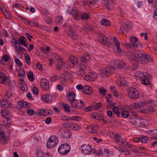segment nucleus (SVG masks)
Returning a JSON list of instances; mask_svg holds the SVG:
<instances>
[{"label": "nucleus", "instance_id": "46", "mask_svg": "<svg viewBox=\"0 0 157 157\" xmlns=\"http://www.w3.org/2000/svg\"><path fill=\"white\" fill-rule=\"evenodd\" d=\"M67 79V76L64 74H63L60 76V80L62 83L63 84L65 83Z\"/></svg>", "mask_w": 157, "mask_h": 157}, {"label": "nucleus", "instance_id": "15", "mask_svg": "<svg viewBox=\"0 0 157 157\" xmlns=\"http://www.w3.org/2000/svg\"><path fill=\"white\" fill-rule=\"evenodd\" d=\"M8 141L9 137L6 136L3 131H0V142L5 144H7Z\"/></svg>", "mask_w": 157, "mask_h": 157}, {"label": "nucleus", "instance_id": "11", "mask_svg": "<svg viewBox=\"0 0 157 157\" xmlns=\"http://www.w3.org/2000/svg\"><path fill=\"white\" fill-rule=\"evenodd\" d=\"M98 75L94 72L89 73L85 75L84 78L85 80L88 81H93L97 78Z\"/></svg>", "mask_w": 157, "mask_h": 157}, {"label": "nucleus", "instance_id": "30", "mask_svg": "<svg viewBox=\"0 0 157 157\" xmlns=\"http://www.w3.org/2000/svg\"><path fill=\"white\" fill-rule=\"evenodd\" d=\"M15 47L16 52L19 53H23L25 51H26V49L23 47H21L20 44L18 45H15Z\"/></svg>", "mask_w": 157, "mask_h": 157}, {"label": "nucleus", "instance_id": "13", "mask_svg": "<svg viewBox=\"0 0 157 157\" xmlns=\"http://www.w3.org/2000/svg\"><path fill=\"white\" fill-rule=\"evenodd\" d=\"M57 68L59 69L60 70L63 67L67 68L68 66L67 65V63H65L64 62L63 59L62 58H60L59 59H57Z\"/></svg>", "mask_w": 157, "mask_h": 157}, {"label": "nucleus", "instance_id": "62", "mask_svg": "<svg viewBox=\"0 0 157 157\" xmlns=\"http://www.w3.org/2000/svg\"><path fill=\"white\" fill-rule=\"evenodd\" d=\"M107 116L109 117L112 118H113L115 116V114L111 111L109 110L107 112Z\"/></svg>", "mask_w": 157, "mask_h": 157}, {"label": "nucleus", "instance_id": "39", "mask_svg": "<svg viewBox=\"0 0 157 157\" xmlns=\"http://www.w3.org/2000/svg\"><path fill=\"white\" fill-rule=\"evenodd\" d=\"M134 76L136 77L140 78V80H141L142 78H144L146 75H145L143 72L141 73L139 72H136Z\"/></svg>", "mask_w": 157, "mask_h": 157}, {"label": "nucleus", "instance_id": "31", "mask_svg": "<svg viewBox=\"0 0 157 157\" xmlns=\"http://www.w3.org/2000/svg\"><path fill=\"white\" fill-rule=\"evenodd\" d=\"M26 39L25 37L21 36L19 40V43L20 44H22L25 47H26L28 46V44L26 43Z\"/></svg>", "mask_w": 157, "mask_h": 157}, {"label": "nucleus", "instance_id": "10", "mask_svg": "<svg viewBox=\"0 0 157 157\" xmlns=\"http://www.w3.org/2000/svg\"><path fill=\"white\" fill-rule=\"evenodd\" d=\"M49 81L46 78L41 79L40 81V85L42 89L44 91H47L49 89Z\"/></svg>", "mask_w": 157, "mask_h": 157}, {"label": "nucleus", "instance_id": "33", "mask_svg": "<svg viewBox=\"0 0 157 157\" xmlns=\"http://www.w3.org/2000/svg\"><path fill=\"white\" fill-rule=\"evenodd\" d=\"M70 103L72 107L78 108V105L79 104V101L75 99L73 101H71Z\"/></svg>", "mask_w": 157, "mask_h": 157}, {"label": "nucleus", "instance_id": "24", "mask_svg": "<svg viewBox=\"0 0 157 157\" xmlns=\"http://www.w3.org/2000/svg\"><path fill=\"white\" fill-rule=\"evenodd\" d=\"M82 92L84 94L88 95H90L92 93V88L90 86H85L82 89Z\"/></svg>", "mask_w": 157, "mask_h": 157}, {"label": "nucleus", "instance_id": "32", "mask_svg": "<svg viewBox=\"0 0 157 157\" xmlns=\"http://www.w3.org/2000/svg\"><path fill=\"white\" fill-rule=\"evenodd\" d=\"M149 76H150V75L148 74L147 76L146 75L144 77V78H142V79L141 80V83L145 85H149L150 82L148 78V77Z\"/></svg>", "mask_w": 157, "mask_h": 157}, {"label": "nucleus", "instance_id": "4", "mask_svg": "<svg viewBox=\"0 0 157 157\" xmlns=\"http://www.w3.org/2000/svg\"><path fill=\"white\" fill-rule=\"evenodd\" d=\"M114 70L115 69L113 67H106L100 71V75L102 77L106 78L113 74Z\"/></svg>", "mask_w": 157, "mask_h": 157}, {"label": "nucleus", "instance_id": "36", "mask_svg": "<svg viewBox=\"0 0 157 157\" xmlns=\"http://www.w3.org/2000/svg\"><path fill=\"white\" fill-rule=\"evenodd\" d=\"M154 111V109L152 108L148 107H147L141 110L142 112L144 113H147L149 112H152Z\"/></svg>", "mask_w": 157, "mask_h": 157}, {"label": "nucleus", "instance_id": "57", "mask_svg": "<svg viewBox=\"0 0 157 157\" xmlns=\"http://www.w3.org/2000/svg\"><path fill=\"white\" fill-rule=\"evenodd\" d=\"M61 134L62 137L63 138H67V137L69 136L68 131H65L63 130V131L62 132Z\"/></svg>", "mask_w": 157, "mask_h": 157}, {"label": "nucleus", "instance_id": "5", "mask_svg": "<svg viewBox=\"0 0 157 157\" xmlns=\"http://www.w3.org/2000/svg\"><path fill=\"white\" fill-rule=\"evenodd\" d=\"M58 141V138L55 135L51 136L47 141V147L49 148H52L56 146Z\"/></svg>", "mask_w": 157, "mask_h": 157}, {"label": "nucleus", "instance_id": "28", "mask_svg": "<svg viewBox=\"0 0 157 157\" xmlns=\"http://www.w3.org/2000/svg\"><path fill=\"white\" fill-rule=\"evenodd\" d=\"M89 131L91 133H95L98 130V126L94 124L88 127Z\"/></svg>", "mask_w": 157, "mask_h": 157}, {"label": "nucleus", "instance_id": "48", "mask_svg": "<svg viewBox=\"0 0 157 157\" xmlns=\"http://www.w3.org/2000/svg\"><path fill=\"white\" fill-rule=\"evenodd\" d=\"M27 76L29 80L31 81H33L34 80L35 78L33 76V74L32 72H29Z\"/></svg>", "mask_w": 157, "mask_h": 157}, {"label": "nucleus", "instance_id": "8", "mask_svg": "<svg viewBox=\"0 0 157 157\" xmlns=\"http://www.w3.org/2000/svg\"><path fill=\"white\" fill-rule=\"evenodd\" d=\"M100 37L99 39V41L103 45L107 47H109L110 45V43L109 39L105 37L103 34H99Z\"/></svg>", "mask_w": 157, "mask_h": 157}, {"label": "nucleus", "instance_id": "42", "mask_svg": "<svg viewBox=\"0 0 157 157\" xmlns=\"http://www.w3.org/2000/svg\"><path fill=\"white\" fill-rule=\"evenodd\" d=\"M135 107L136 108H142L145 105V103L143 102H138L134 104Z\"/></svg>", "mask_w": 157, "mask_h": 157}, {"label": "nucleus", "instance_id": "20", "mask_svg": "<svg viewBox=\"0 0 157 157\" xmlns=\"http://www.w3.org/2000/svg\"><path fill=\"white\" fill-rule=\"evenodd\" d=\"M114 64V67L119 68H123L125 66V63L122 61H116Z\"/></svg>", "mask_w": 157, "mask_h": 157}, {"label": "nucleus", "instance_id": "19", "mask_svg": "<svg viewBox=\"0 0 157 157\" xmlns=\"http://www.w3.org/2000/svg\"><path fill=\"white\" fill-rule=\"evenodd\" d=\"M137 117L136 114H132V115H130L129 118V122L133 125H137L138 124L137 121L138 120L136 118Z\"/></svg>", "mask_w": 157, "mask_h": 157}, {"label": "nucleus", "instance_id": "58", "mask_svg": "<svg viewBox=\"0 0 157 157\" xmlns=\"http://www.w3.org/2000/svg\"><path fill=\"white\" fill-rule=\"evenodd\" d=\"M44 115H50L52 113V111L51 110L46 109H44Z\"/></svg>", "mask_w": 157, "mask_h": 157}, {"label": "nucleus", "instance_id": "3", "mask_svg": "<svg viewBox=\"0 0 157 157\" xmlns=\"http://www.w3.org/2000/svg\"><path fill=\"white\" fill-rule=\"evenodd\" d=\"M90 59L89 54H84L80 58V61L79 64V67L82 70L86 69V68L87 62Z\"/></svg>", "mask_w": 157, "mask_h": 157}, {"label": "nucleus", "instance_id": "26", "mask_svg": "<svg viewBox=\"0 0 157 157\" xmlns=\"http://www.w3.org/2000/svg\"><path fill=\"white\" fill-rule=\"evenodd\" d=\"M78 19L81 18L82 20H86L89 18V15L85 13H82L81 12L78 14Z\"/></svg>", "mask_w": 157, "mask_h": 157}, {"label": "nucleus", "instance_id": "16", "mask_svg": "<svg viewBox=\"0 0 157 157\" xmlns=\"http://www.w3.org/2000/svg\"><path fill=\"white\" fill-rule=\"evenodd\" d=\"M69 13L74 16V18L75 20H78V14L80 13L81 12L78 10L77 9L74 8L69 10Z\"/></svg>", "mask_w": 157, "mask_h": 157}, {"label": "nucleus", "instance_id": "60", "mask_svg": "<svg viewBox=\"0 0 157 157\" xmlns=\"http://www.w3.org/2000/svg\"><path fill=\"white\" fill-rule=\"evenodd\" d=\"M141 142L143 143H146L148 141V139L146 136H144L141 138Z\"/></svg>", "mask_w": 157, "mask_h": 157}, {"label": "nucleus", "instance_id": "29", "mask_svg": "<svg viewBox=\"0 0 157 157\" xmlns=\"http://www.w3.org/2000/svg\"><path fill=\"white\" fill-rule=\"evenodd\" d=\"M75 94L73 92H69L68 93L67 98L70 102L71 101H73L75 99Z\"/></svg>", "mask_w": 157, "mask_h": 157}, {"label": "nucleus", "instance_id": "52", "mask_svg": "<svg viewBox=\"0 0 157 157\" xmlns=\"http://www.w3.org/2000/svg\"><path fill=\"white\" fill-rule=\"evenodd\" d=\"M99 91L101 95L104 96L106 94V90L103 87H101L99 89Z\"/></svg>", "mask_w": 157, "mask_h": 157}, {"label": "nucleus", "instance_id": "54", "mask_svg": "<svg viewBox=\"0 0 157 157\" xmlns=\"http://www.w3.org/2000/svg\"><path fill=\"white\" fill-rule=\"evenodd\" d=\"M67 126L66 127H71L73 128H75L76 127V126L77 125V124L74 123L72 122H69L67 124Z\"/></svg>", "mask_w": 157, "mask_h": 157}, {"label": "nucleus", "instance_id": "64", "mask_svg": "<svg viewBox=\"0 0 157 157\" xmlns=\"http://www.w3.org/2000/svg\"><path fill=\"white\" fill-rule=\"evenodd\" d=\"M14 60L16 64H17L19 66L21 67L22 66V63L19 59L17 58H16Z\"/></svg>", "mask_w": 157, "mask_h": 157}, {"label": "nucleus", "instance_id": "43", "mask_svg": "<svg viewBox=\"0 0 157 157\" xmlns=\"http://www.w3.org/2000/svg\"><path fill=\"white\" fill-rule=\"evenodd\" d=\"M2 106L3 107L6 108H8L11 107V104L7 102L6 100L2 101Z\"/></svg>", "mask_w": 157, "mask_h": 157}, {"label": "nucleus", "instance_id": "1", "mask_svg": "<svg viewBox=\"0 0 157 157\" xmlns=\"http://www.w3.org/2000/svg\"><path fill=\"white\" fill-rule=\"evenodd\" d=\"M136 54L138 60L141 63H146L152 61V57L150 55L146 54L140 51H136Z\"/></svg>", "mask_w": 157, "mask_h": 157}, {"label": "nucleus", "instance_id": "14", "mask_svg": "<svg viewBox=\"0 0 157 157\" xmlns=\"http://www.w3.org/2000/svg\"><path fill=\"white\" fill-rule=\"evenodd\" d=\"M67 34L73 40H76L78 38V36L76 33L71 27H69L68 31L67 32Z\"/></svg>", "mask_w": 157, "mask_h": 157}, {"label": "nucleus", "instance_id": "50", "mask_svg": "<svg viewBox=\"0 0 157 157\" xmlns=\"http://www.w3.org/2000/svg\"><path fill=\"white\" fill-rule=\"evenodd\" d=\"M25 75V72L24 70L21 67H20L18 72V76L20 77L24 76Z\"/></svg>", "mask_w": 157, "mask_h": 157}, {"label": "nucleus", "instance_id": "55", "mask_svg": "<svg viewBox=\"0 0 157 157\" xmlns=\"http://www.w3.org/2000/svg\"><path fill=\"white\" fill-rule=\"evenodd\" d=\"M121 86H125L126 84V82L124 80V78L123 77H120L119 79Z\"/></svg>", "mask_w": 157, "mask_h": 157}, {"label": "nucleus", "instance_id": "25", "mask_svg": "<svg viewBox=\"0 0 157 157\" xmlns=\"http://www.w3.org/2000/svg\"><path fill=\"white\" fill-rule=\"evenodd\" d=\"M17 104L18 107L20 109L26 106L28 107L30 106V104L28 102L24 101H19L17 102Z\"/></svg>", "mask_w": 157, "mask_h": 157}, {"label": "nucleus", "instance_id": "40", "mask_svg": "<svg viewBox=\"0 0 157 157\" xmlns=\"http://www.w3.org/2000/svg\"><path fill=\"white\" fill-rule=\"evenodd\" d=\"M41 98L42 101L44 102H48L51 101V99H49V96L48 94L42 95L41 97Z\"/></svg>", "mask_w": 157, "mask_h": 157}, {"label": "nucleus", "instance_id": "35", "mask_svg": "<svg viewBox=\"0 0 157 157\" xmlns=\"http://www.w3.org/2000/svg\"><path fill=\"white\" fill-rule=\"evenodd\" d=\"M103 3H104V4L105 6L109 10L112 9L113 6V2L110 1Z\"/></svg>", "mask_w": 157, "mask_h": 157}, {"label": "nucleus", "instance_id": "7", "mask_svg": "<svg viewBox=\"0 0 157 157\" xmlns=\"http://www.w3.org/2000/svg\"><path fill=\"white\" fill-rule=\"evenodd\" d=\"M128 94L129 98L132 99L138 98L139 94L137 90L135 88L130 87L128 90Z\"/></svg>", "mask_w": 157, "mask_h": 157}, {"label": "nucleus", "instance_id": "61", "mask_svg": "<svg viewBox=\"0 0 157 157\" xmlns=\"http://www.w3.org/2000/svg\"><path fill=\"white\" fill-rule=\"evenodd\" d=\"M20 87L21 89L23 91H25L27 90V86L25 84H21Z\"/></svg>", "mask_w": 157, "mask_h": 157}, {"label": "nucleus", "instance_id": "22", "mask_svg": "<svg viewBox=\"0 0 157 157\" xmlns=\"http://www.w3.org/2000/svg\"><path fill=\"white\" fill-rule=\"evenodd\" d=\"M125 45L126 46L130 48H136L140 46L141 47H143L142 44L140 42H139L135 44H132L127 43H125Z\"/></svg>", "mask_w": 157, "mask_h": 157}, {"label": "nucleus", "instance_id": "44", "mask_svg": "<svg viewBox=\"0 0 157 157\" xmlns=\"http://www.w3.org/2000/svg\"><path fill=\"white\" fill-rule=\"evenodd\" d=\"M122 139L123 138H121V136L118 134H116L115 135L114 140L116 142H117L119 144Z\"/></svg>", "mask_w": 157, "mask_h": 157}, {"label": "nucleus", "instance_id": "18", "mask_svg": "<svg viewBox=\"0 0 157 157\" xmlns=\"http://www.w3.org/2000/svg\"><path fill=\"white\" fill-rule=\"evenodd\" d=\"M119 144L122 146L127 149L132 147L133 146V145L129 144V143L126 140L123 138Z\"/></svg>", "mask_w": 157, "mask_h": 157}, {"label": "nucleus", "instance_id": "23", "mask_svg": "<svg viewBox=\"0 0 157 157\" xmlns=\"http://www.w3.org/2000/svg\"><path fill=\"white\" fill-rule=\"evenodd\" d=\"M9 80L7 76L5 75L3 73L0 72V83H3L5 81L8 82Z\"/></svg>", "mask_w": 157, "mask_h": 157}, {"label": "nucleus", "instance_id": "21", "mask_svg": "<svg viewBox=\"0 0 157 157\" xmlns=\"http://www.w3.org/2000/svg\"><path fill=\"white\" fill-rule=\"evenodd\" d=\"M2 116L6 119H10L11 116V114L7 110L4 109L1 112Z\"/></svg>", "mask_w": 157, "mask_h": 157}, {"label": "nucleus", "instance_id": "27", "mask_svg": "<svg viewBox=\"0 0 157 157\" xmlns=\"http://www.w3.org/2000/svg\"><path fill=\"white\" fill-rule=\"evenodd\" d=\"M114 43L115 44L118 52L120 53L121 52V50L120 48V44L118 40L115 37L113 38Z\"/></svg>", "mask_w": 157, "mask_h": 157}, {"label": "nucleus", "instance_id": "59", "mask_svg": "<svg viewBox=\"0 0 157 157\" xmlns=\"http://www.w3.org/2000/svg\"><path fill=\"white\" fill-rule=\"evenodd\" d=\"M71 117L66 116H63L61 117L62 119L64 121H69L71 120Z\"/></svg>", "mask_w": 157, "mask_h": 157}, {"label": "nucleus", "instance_id": "47", "mask_svg": "<svg viewBox=\"0 0 157 157\" xmlns=\"http://www.w3.org/2000/svg\"><path fill=\"white\" fill-rule=\"evenodd\" d=\"M63 18L62 16H58L56 18V22L57 24H59L62 23Z\"/></svg>", "mask_w": 157, "mask_h": 157}, {"label": "nucleus", "instance_id": "34", "mask_svg": "<svg viewBox=\"0 0 157 157\" xmlns=\"http://www.w3.org/2000/svg\"><path fill=\"white\" fill-rule=\"evenodd\" d=\"M38 157H52V155L49 152H47L46 154L41 152L38 153Z\"/></svg>", "mask_w": 157, "mask_h": 157}, {"label": "nucleus", "instance_id": "17", "mask_svg": "<svg viewBox=\"0 0 157 157\" xmlns=\"http://www.w3.org/2000/svg\"><path fill=\"white\" fill-rule=\"evenodd\" d=\"M132 27L130 23L128 22L125 23L121 28L120 29L123 32H127L128 31L129 29Z\"/></svg>", "mask_w": 157, "mask_h": 157}, {"label": "nucleus", "instance_id": "56", "mask_svg": "<svg viewBox=\"0 0 157 157\" xmlns=\"http://www.w3.org/2000/svg\"><path fill=\"white\" fill-rule=\"evenodd\" d=\"M130 40L131 42L134 44L138 41V39L134 36H131L130 38Z\"/></svg>", "mask_w": 157, "mask_h": 157}, {"label": "nucleus", "instance_id": "45", "mask_svg": "<svg viewBox=\"0 0 157 157\" xmlns=\"http://www.w3.org/2000/svg\"><path fill=\"white\" fill-rule=\"evenodd\" d=\"M8 86L9 87L10 90L11 92L14 91L15 87V84L14 82L12 83L11 82H9L8 83Z\"/></svg>", "mask_w": 157, "mask_h": 157}, {"label": "nucleus", "instance_id": "9", "mask_svg": "<svg viewBox=\"0 0 157 157\" xmlns=\"http://www.w3.org/2000/svg\"><path fill=\"white\" fill-rule=\"evenodd\" d=\"M128 57L131 61V63L133 65L136 66L138 63V59L136 56V52L134 53L132 52H129Z\"/></svg>", "mask_w": 157, "mask_h": 157}, {"label": "nucleus", "instance_id": "6", "mask_svg": "<svg viewBox=\"0 0 157 157\" xmlns=\"http://www.w3.org/2000/svg\"><path fill=\"white\" fill-rule=\"evenodd\" d=\"M70 146L68 144H64L60 145L58 148V152L63 155L67 154L71 150Z\"/></svg>", "mask_w": 157, "mask_h": 157}, {"label": "nucleus", "instance_id": "12", "mask_svg": "<svg viewBox=\"0 0 157 157\" xmlns=\"http://www.w3.org/2000/svg\"><path fill=\"white\" fill-rule=\"evenodd\" d=\"M80 149L85 154H89L92 151V149L90 145L84 144L81 146Z\"/></svg>", "mask_w": 157, "mask_h": 157}, {"label": "nucleus", "instance_id": "38", "mask_svg": "<svg viewBox=\"0 0 157 157\" xmlns=\"http://www.w3.org/2000/svg\"><path fill=\"white\" fill-rule=\"evenodd\" d=\"M102 105L101 102L95 104L91 107V109L93 110H95L99 109L101 106Z\"/></svg>", "mask_w": 157, "mask_h": 157}, {"label": "nucleus", "instance_id": "53", "mask_svg": "<svg viewBox=\"0 0 157 157\" xmlns=\"http://www.w3.org/2000/svg\"><path fill=\"white\" fill-rule=\"evenodd\" d=\"M121 114L122 117L125 118H127L129 115L128 112L126 111H122L121 113Z\"/></svg>", "mask_w": 157, "mask_h": 157}, {"label": "nucleus", "instance_id": "2", "mask_svg": "<svg viewBox=\"0 0 157 157\" xmlns=\"http://www.w3.org/2000/svg\"><path fill=\"white\" fill-rule=\"evenodd\" d=\"M90 59L89 54H84L80 58V61L79 64V67L82 70L86 69V68L87 62Z\"/></svg>", "mask_w": 157, "mask_h": 157}, {"label": "nucleus", "instance_id": "51", "mask_svg": "<svg viewBox=\"0 0 157 157\" xmlns=\"http://www.w3.org/2000/svg\"><path fill=\"white\" fill-rule=\"evenodd\" d=\"M83 29L84 31L87 32L92 31L93 29L92 27L89 25L84 26Z\"/></svg>", "mask_w": 157, "mask_h": 157}, {"label": "nucleus", "instance_id": "49", "mask_svg": "<svg viewBox=\"0 0 157 157\" xmlns=\"http://www.w3.org/2000/svg\"><path fill=\"white\" fill-rule=\"evenodd\" d=\"M62 105L65 111L67 113H69L70 112V107L68 105L64 103Z\"/></svg>", "mask_w": 157, "mask_h": 157}, {"label": "nucleus", "instance_id": "41", "mask_svg": "<svg viewBox=\"0 0 157 157\" xmlns=\"http://www.w3.org/2000/svg\"><path fill=\"white\" fill-rule=\"evenodd\" d=\"M101 24L103 26H109L110 25L109 21L108 20L105 19H102L101 21Z\"/></svg>", "mask_w": 157, "mask_h": 157}, {"label": "nucleus", "instance_id": "63", "mask_svg": "<svg viewBox=\"0 0 157 157\" xmlns=\"http://www.w3.org/2000/svg\"><path fill=\"white\" fill-rule=\"evenodd\" d=\"M79 70L80 71L79 72V73H78V75L80 76L81 77L83 75L85 74V69H83V70H82L81 69L80 67H79Z\"/></svg>", "mask_w": 157, "mask_h": 157}, {"label": "nucleus", "instance_id": "37", "mask_svg": "<svg viewBox=\"0 0 157 157\" xmlns=\"http://www.w3.org/2000/svg\"><path fill=\"white\" fill-rule=\"evenodd\" d=\"M70 61L74 66L78 63V59L77 58L72 56L70 57Z\"/></svg>", "mask_w": 157, "mask_h": 157}]
</instances>
